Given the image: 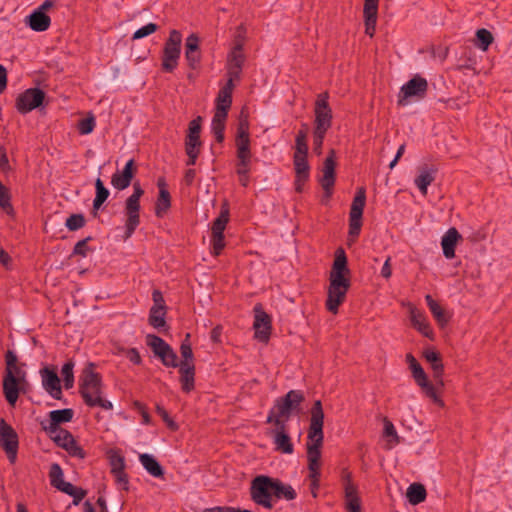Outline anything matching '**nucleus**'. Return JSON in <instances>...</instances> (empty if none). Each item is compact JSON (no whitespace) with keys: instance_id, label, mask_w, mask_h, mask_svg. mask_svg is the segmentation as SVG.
Wrapping results in <instances>:
<instances>
[{"instance_id":"obj_15","label":"nucleus","mask_w":512,"mask_h":512,"mask_svg":"<svg viewBox=\"0 0 512 512\" xmlns=\"http://www.w3.org/2000/svg\"><path fill=\"white\" fill-rule=\"evenodd\" d=\"M45 93L39 88H29L21 93L16 99V109L21 114H26L38 107L44 101Z\"/></svg>"},{"instance_id":"obj_14","label":"nucleus","mask_w":512,"mask_h":512,"mask_svg":"<svg viewBox=\"0 0 512 512\" xmlns=\"http://www.w3.org/2000/svg\"><path fill=\"white\" fill-rule=\"evenodd\" d=\"M56 5L55 0H45L38 8H36L28 17V26L36 32L46 31L51 24V19L47 15V11Z\"/></svg>"},{"instance_id":"obj_61","label":"nucleus","mask_w":512,"mask_h":512,"mask_svg":"<svg viewBox=\"0 0 512 512\" xmlns=\"http://www.w3.org/2000/svg\"><path fill=\"white\" fill-rule=\"evenodd\" d=\"M236 137H250L249 134V122L247 118H241L238 123Z\"/></svg>"},{"instance_id":"obj_33","label":"nucleus","mask_w":512,"mask_h":512,"mask_svg":"<svg viewBox=\"0 0 512 512\" xmlns=\"http://www.w3.org/2000/svg\"><path fill=\"white\" fill-rule=\"evenodd\" d=\"M226 115H221L214 113L212 122H211V130L212 133L218 143H222L224 141L225 135V127H226Z\"/></svg>"},{"instance_id":"obj_63","label":"nucleus","mask_w":512,"mask_h":512,"mask_svg":"<svg viewBox=\"0 0 512 512\" xmlns=\"http://www.w3.org/2000/svg\"><path fill=\"white\" fill-rule=\"evenodd\" d=\"M127 359L135 365H140L142 362L141 356L136 348H130L126 351Z\"/></svg>"},{"instance_id":"obj_49","label":"nucleus","mask_w":512,"mask_h":512,"mask_svg":"<svg viewBox=\"0 0 512 512\" xmlns=\"http://www.w3.org/2000/svg\"><path fill=\"white\" fill-rule=\"evenodd\" d=\"M85 225V217L83 214H72L66 219L65 226L70 231H76Z\"/></svg>"},{"instance_id":"obj_44","label":"nucleus","mask_w":512,"mask_h":512,"mask_svg":"<svg viewBox=\"0 0 512 512\" xmlns=\"http://www.w3.org/2000/svg\"><path fill=\"white\" fill-rule=\"evenodd\" d=\"M383 435L389 438L387 449H391L392 447L400 443V438L397 434L394 424L387 418H384Z\"/></svg>"},{"instance_id":"obj_8","label":"nucleus","mask_w":512,"mask_h":512,"mask_svg":"<svg viewBox=\"0 0 512 512\" xmlns=\"http://www.w3.org/2000/svg\"><path fill=\"white\" fill-rule=\"evenodd\" d=\"M406 362L409 365L416 384L422 389L423 393L434 403L443 405L442 400L437 395L436 386L428 380L422 366L411 353L406 355Z\"/></svg>"},{"instance_id":"obj_46","label":"nucleus","mask_w":512,"mask_h":512,"mask_svg":"<svg viewBox=\"0 0 512 512\" xmlns=\"http://www.w3.org/2000/svg\"><path fill=\"white\" fill-rule=\"evenodd\" d=\"M493 40V35L489 30L481 28L476 31V46L483 51L488 49Z\"/></svg>"},{"instance_id":"obj_40","label":"nucleus","mask_w":512,"mask_h":512,"mask_svg":"<svg viewBox=\"0 0 512 512\" xmlns=\"http://www.w3.org/2000/svg\"><path fill=\"white\" fill-rule=\"evenodd\" d=\"M96 195L93 200V210H98L109 197V190L104 186L103 181L97 178L95 181Z\"/></svg>"},{"instance_id":"obj_43","label":"nucleus","mask_w":512,"mask_h":512,"mask_svg":"<svg viewBox=\"0 0 512 512\" xmlns=\"http://www.w3.org/2000/svg\"><path fill=\"white\" fill-rule=\"evenodd\" d=\"M74 411L70 408L53 410L49 413V418L53 421V425H60L72 420Z\"/></svg>"},{"instance_id":"obj_62","label":"nucleus","mask_w":512,"mask_h":512,"mask_svg":"<svg viewBox=\"0 0 512 512\" xmlns=\"http://www.w3.org/2000/svg\"><path fill=\"white\" fill-rule=\"evenodd\" d=\"M200 132H201V117H197L196 119H193L192 121H190L187 135L200 136Z\"/></svg>"},{"instance_id":"obj_36","label":"nucleus","mask_w":512,"mask_h":512,"mask_svg":"<svg viewBox=\"0 0 512 512\" xmlns=\"http://www.w3.org/2000/svg\"><path fill=\"white\" fill-rule=\"evenodd\" d=\"M232 105V95L219 91L215 99V112L217 114L228 116V111Z\"/></svg>"},{"instance_id":"obj_23","label":"nucleus","mask_w":512,"mask_h":512,"mask_svg":"<svg viewBox=\"0 0 512 512\" xmlns=\"http://www.w3.org/2000/svg\"><path fill=\"white\" fill-rule=\"evenodd\" d=\"M423 357L425 358V360L427 362H429L431 364V368L433 371V377L436 382V385H435L436 388L438 386L442 387L443 386L442 375L444 372V367L442 364L440 354L433 349H426L423 352Z\"/></svg>"},{"instance_id":"obj_50","label":"nucleus","mask_w":512,"mask_h":512,"mask_svg":"<svg viewBox=\"0 0 512 512\" xmlns=\"http://www.w3.org/2000/svg\"><path fill=\"white\" fill-rule=\"evenodd\" d=\"M74 439L73 435L66 429L59 431L58 434L53 436V441L61 448L65 449L69 444H72Z\"/></svg>"},{"instance_id":"obj_5","label":"nucleus","mask_w":512,"mask_h":512,"mask_svg":"<svg viewBox=\"0 0 512 512\" xmlns=\"http://www.w3.org/2000/svg\"><path fill=\"white\" fill-rule=\"evenodd\" d=\"M304 394L300 390H290L283 397H278L269 410L266 423L273 426L288 425V421L294 411H299Z\"/></svg>"},{"instance_id":"obj_64","label":"nucleus","mask_w":512,"mask_h":512,"mask_svg":"<svg viewBox=\"0 0 512 512\" xmlns=\"http://www.w3.org/2000/svg\"><path fill=\"white\" fill-rule=\"evenodd\" d=\"M202 512H243V510L230 506H215L212 508H205Z\"/></svg>"},{"instance_id":"obj_22","label":"nucleus","mask_w":512,"mask_h":512,"mask_svg":"<svg viewBox=\"0 0 512 512\" xmlns=\"http://www.w3.org/2000/svg\"><path fill=\"white\" fill-rule=\"evenodd\" d=\"M184 52L189 64H197L201 61L200 38L197 34L191 33L185 39Z\"/></svg>"},{"instance_id":"obj_19","label":"nucleus","mask_w":512,"mask_h":512,"mask_svg":"<svg viewBox=\"0 0 512 512\" xmlns=\"http://www.w3.org/2000/svg\"><path fill=\"white\" fill-rule=\"evenodd\" d=\"M135 171L134 160L130 159L127 161L122 171L117 170L112 175L111 185L119 191L128 188L132 182Z\"/></svg>"},{"instance_id":"obj_59","label":"nucleus","mask_w":512,"mask_h":512,"mask_svg":"<svg viewBox=\"0 0 512 512\" xmlns=\"http://www.w3.org/2000/svg\"><path fill=\"white\" fill-rule=\"evenodd\" d=\"M326 133L324 132H317L313 131V146H314V152L317 155H320L322 153V145L325 139Z\"/></svg>"},{"instance_id":"obj_11","label":"nucleus","mask_w":512,"mask_h":512,"mask_svg":"<svg viewBox=\"0 0 512 512\" xmlns=\"http://www.w3.org/2000/svg\"><path fill=\"white\" fill-rule=\"evenodd\" d=\"M328 99L329 95L327 92H323L317 97L314 109L315 126L313 131L327 133L332 125V110L329 106Z\"/></svg>"},{"instance_id":"obj_54","label":"nucleus","mask_w":512,"mask_h":512,"mask_svg":"<svg viewBox=\"0 0 512 512\" xmlns=\"http://www.w3.org/2000/svg\"><path fill=\"white\" fill-rule=\"evenodd\" d=\"M95 127V119L93 117L84 118L79 121L78 130L82 135L90 134Z\"/></svg>"},{"instance_id":"obj_2","label":"nucleus","mask_w":512,"mask_h":512,"mask_svg":"<svg viewBox=\"0 0 512 512\" xmlns=\"http://www.w3.org/2000/svg\"><path fill=\"white\" fill-rule=\"evenodd\" d=\"M324 412L320 400H316L311 408L310 424L307 436L308 478L321 476V447L323 445Z\"/></svg>"},{"instance_id":"obj_17","label":"nucleus","mask_w":512,"mask_h":512,"mask_svg":"<svg viewBox=\"0 0 512 512\" xmlns=\"http://www.w3.org/2000/svg\"><path fill=\"white\" fill-rule=\"evenodd\" d=\"M181 46L182 33L176 29L171 30L164 43L162 64H168L170 62L176 63L180 58Z\"/></svg>"},{"instance_id":"obj_47","label":"nucleus","mask_w":512,"mask_h":512,"mask_svg":"<svg viewBox=\"0 0 512 512\" xmlns=\"http://www.w3.org/2000/svg\"><path fill=\"white\" fill-rule=\"evenodd\" d=\"M63 476L64 474L61 466L58 463L51 464L49 470V479L51 486H53L56 489H59V487L65 482Z\"/></svg>"},{"instance_id":"obj_9","label":"nucleus","mask_w":512,"mask_h":512,"mask_svg":"<svg viewBox=\"0 0 512 512\" xmlns=\"http://www.w3.org/2000/svg\"><path fill=\"white\" fill-rule=\"evenodd\" d=\"M427 91V80L421 75L416 74L400 88L397 103L399 106H406L410 103L411 98H424Z\"/></svg>"},{"instance_id":"obj_29","label":"nucleus","mask_w":512,"mask_h":512,"mask_svg":"<svg viewBox=\"0 0 512 512\" xmlns=\"http://www.w3.org/2000/svg\"><path fill=\"white\" fill-rule=\"evenodd\" d=\"M425 300L427 306L433 315L434 319L437 321L440 327H444L450 320V315L442 308V306L435 301L431 295H426Z\"/></svg>"},{"instance_id":"obj_56","label":"nucleus","mask_w":512,"mask_h":512,"mask_svg":"<svg viewBox=\"0 0 512 512\" xmlns=\"http://www.w3.org/2000/svg\"><path fill=\"white\" fill-rule=\"evenodd\" d=\"M112 474L115 478V482L118 485V487L125 491H128L129 490V479H128V475L125 472V470L114 472Z\"/></svg>"},{"instance_id":"obj_53","label":"nucleus","mask_w":512,"mask_h":512,"mask_svg":"<svg viewBox=\"0 0 512 512\" xmlns=\"http://www.w3.org/2000/svg\"><path fill=\"white\" fill-rule=\"evenodd\" d=\"M243 50L241 46V41L238 40L237 44L233 46L231 53L229 54L230 64H242L243 58Z\"/></svg>"},{"instance_id":"obj_12","label":"nucleus","mask_w":512,"mask_h":512,"mask_svg":"<svg viewBox=\"0 0 512 512\" xmlns=\"http://www.w3.org/2000/svg\"><path fill=\"white\" fill-rule=\"evenodd\" d=\"M0 446L5 451L9 462L14 464L17 459L19 439L14 428L4 419L0 420Z\"/></svg>"},{"instance_id":"obj_25","label":"nucleus","mask_w":512,"mask_h":512,"mask_svg":"<svg viewBox=\"0 0 512 512\" xmlns=\"http://www.w3.org/2000/svg\"><path fill=\"white\" fill-rule=\"evenodd\" d=\"M346 509L348 512H361L360 498L357 487L351 482L350 474L346 475L344 485Z\"/></svg>"},{"instance_id":"obj_16","label":"nucleus","mask_w":512,"mask_h":512,"mask_svg":"<svg viewBox=\"0 0 512 512\" xmlns=\"http://www.w3.org/2000/svg\"><path fill=\"white\" fill-rule=\"evenodd\" d=\"M335 168H336V153L331 149L323 163L322 176L319 179L320 185L325 192V196L330 198L335 185Z\"/></svg>"},{"instance_id":"obj_37","label":"nucleus","mask_w":512,"mask_h":512,"mask_svg":"<svg viewBox=\"0 0 512 512\" xmlns=\"http://www.w3.org/2000/svg\"><path fill=\"white\" fill-rule=\"evenodd\" d=\"M241 76V66H232L226 74L227 80L223 86H221L219 91H224L230 95H232L235 82L240 80Z\"/></svg>"},{"instance_id":"obj_18","label":"nucleus","mask_w":512,"mask_h":512,"mask_svg":"<svg viewBox=\"0 0 512 512\" xmlns=\"http://www.w3.org/2000/svg\"><path fill=\"white\" fill-rule=\"evenodd\" d=\"M269 435L273 439L275 450L283 454H292L294 445L289 436L288 425L273 426L269 431Z\"/></svg>"},{"instance_id":"obj_10","label":"nucleus","mask_w":512,"mask_h":512,"mask_svg":"<svg viewBox=\"0 0 512 512\" xmlns=\"http://www.w3.org/2000/svg\"><path fill=\"white\" fill-rule=\"evenodd\" d=\"M146 344L151 348L154 355L161 360L164 366L173 368L178 367L180 362L177 361L176 353L161 337L154 334H148L146 336Z\"/></svg>"},{"instance_id":"obj_55","label":"nucleus","mask_w":512,"mask_h":512,"mask_svg":"<svg viewBox=\"0 0 512 512\" xmlns=\"http://www.w3.org/2000/svg\"><path fill=\"white\" fill-rule=\"evenodd\" d=\"M362 227V218L349 217V238L355 239L359 236Z\"/></svg>"},{"instance_id":"obj_27","label":"nucleus","mask_w":512,"mask_h":512,"mask_svg":"<svg viewBox=\"0 0 512 512\" xmlns=\"http://www.w3.org/2000/svg\"><path fill=\"white\" fill-rule=\"evenodd\" d=\"M437 170L433 167H423L414 182L423 196L427 195L428 186L435 180Z\"/></svg>"},{"instance_id":"obj_3","label":"nucleus","mask_w":512,"mask_h":512,"mask_svg":"<svg viewBox=\"0 0 512 512\" xmlns=\"http://www.w3.org/2000/svg\"><path fill=\"white\" fill-rule=\"evenodd\" d=\"M79 393L88 407H100L104 410L113 409L112 402L103 397L102 376L95 371L94 363H88L83 369L79 377Z\"/></svg>"},{"instance_id":"obj_7","label":"nucleus","mask_w":512,"mask_h":512,"mask_svg":"<svg viewBox=\"0 0 512 512\" xmlns=\"http://www.w3.org/2000/svg\"><path fill=\"white\" fill-rule=\"evenodd\" d=\"M273 496V477L258 475L251 481L250 497L255 504L272 509Z\"/></svg>"},{"instance_id":"obj_60","label":"nucleus","mask_w":512,"mask_h":512,"mask_svg":"<svg viewBox=\"0 0 512 512\" xmlns=\"http://www.w3.org/2000/svg\"><path fill=\"white\" fill-rule=\"evenodd\" d=\"M90 240H92V237L88 236L87 238L78 241L74 246L73 254L85 257L88 251L87 243Z\"/></svg>"},{"instance_id":"obj_32","label":"nucleus","mask_w":512,"mask_h":512,"mask_svg":"<svg viewBox=\"0 0 512 512\" xmlns=\"http://www.w3.org/2000/svg\"><path fill=\"white\" fill-rule=\"evenodd\" d=\"M366 203V189L364 187L357 188L356 194L353 198L349 217L362 218L363 210Z\"/></svg>"},{"instance_id":"obj_20","label":"nucleus","mask_w":512,"mask_h":512,"mask_svg":"<svg viewBox=\"0 0 512 512\" xmlns=\"http://www.w3.org/2000/svg\"><path fill=\"white\" fill-rule=\"evenodd\" d=\"M42 385L44 389L54 398L60 400L62 398V389L60 379L57 373L45 367L41 370Z\"/></svg>"},{"instance_id":"obj_41","label":"nucleus","mask_w":512,"mask_h":512,"mask_svg":"<svg viewBox=\"0 0 512 512\" xmlns=\"http://www.w3.org/2000/svg\"><path fill=\"white\" fill-rule=\"evenodd\" d=\"M293 163L295 175L310 176V166L307 161V154H294Z\"/></svg>"},{"instance_id":"obj_31","label":"nucleus","mask_w":512,"mask_h":512,"mask_svg":"<svg viewBox=\"0 0 512 512\" xmlns=\"http://www.w3.org/2000/svg\"><path fill=\"white\" fill-rule=\"evenodd\" d=\"M273 494L277 499L284 498L288 501L294 500L297 497L294 488L289 484H284L278 478H273Z\"/></svg>"},{"instance_id":"obj_4","label":"nucleus","mask_w":512,"mask_h":512,"mask_svg":"<svg viewBox=\"0 0 512 512\" xmlns=\"http://www.w3.org/2000/svg\"><path fill=\"white\" fill-rule=\"evenodd\" d=\"M6 370L3 378V393L7 402L14 406L18 400L19 393L24 392L26 372L17 365V356L12 351L5 355Z\"/></svg>"},{"instance_id":"obj_1","label":"nucleus","mask_w":512,"mask_h":512,"mask_svg":"<svg viewBox=\"0 0 512 512\" xmlns=\"http://www.w3.org/2000/svg\"><path fill=\"white\" fill-rule=\"evenodd\" d=\"M350 270L347 266V257L342 247L335 251V259L329 277L326 308L336 314L339 306L344 302L350 288Z\"/></svg>"},{"instance_id":"obj_21","label":"nucleus","mask_w":512,"mask_h":512,"mask_svg":"<svg viewBox=\"0 0 512 512\" xmlns=\"http://www.w3.org/2000/svg\"><path fill=\"white\" fill-rule=\"evenodd\" d=\"M378 4L379 0H365L363 7V16L365 24V33L370 37H373L377 18H378Z\"/></svg>"},{"instance_id":"obj_28","label":"nucleus","mask_w":512,"mask_h":512,"mask_svg":"<svg viewBox=\"0 0 512 512\" xmlns=\"http://www.w3.org/2000/svg\"><path fill=\"white\" fill-rule=\"evenodd\" d=\"M410 318L412 325L415 329H417L421 334L425 337L431 338L433 336V331L429 322L427 321L426 316L420 312L416 308H411L410 310Z\"/></svg>"},{"instance_id":"obj_38","label":"nucleus","mask_w":512,"mask_h":512,"mask_svg":"<svg viewBox=\"0 0 512 512\" xmlns=\"http://www.w3.org/2000/svg\"><path fill=\"white\" fill-rule=\"evenodd\" d=\"M229 221V209L227 206H222L220 214L213 221L212 235H224V230Z\"/></svg>"},{"instance_id":"obj_24","label":"nucleus","mask_w":512,"mask_h":512,"mask_svg":"<svg viewBox=\"0 0 512 512\" xmlns=\"http://www.w3.org/2000/svg\"><path fill=\"white\" fill-rule=\"evenodd\" d=\"M178 367L181 389L185 393H190L195 387V365L194 363L180 362Z\"/></svg>"},{"instance_id":"obj_58","label":"nucleus","mask_w":512,"mask_h":512,"mask_svg":"<svg viewBox=\"0 0 512 512\" xmlns=\"http://www.w3.org/2000/svg\"><path fill=\"white\" fill-rule=\"evenodd\" d=\"M111 473L125 470L124 458L120 455L110 457Z\"/></svg>"},{"instance_id":"obj_39","label":"nucleus","mask_w":512,"mask_h":512,"mask_svg":"<svg viewBox=\"0 0 512 512\" xmlns=\"http://www.w3.org/2000/svg\"><path fill=\"white\" fill-rule=\"evenodd\" d=\"M166 307H151L149 311V324L156 329L165 326Z\"/></svg>"},{"instance_id":"obj_48","label":"nucleus","mask_w":512,"mask_h":512,"mask_svg":"<svg viewBox=\"0 0 512 512\" xmlns=\"http://www.w3.org/2000/svg\"><path fill=\"white\" fill-rule=\"evenodd\" d=\"M180 353L182 360L180 362L194 363L193 362V351L190 343V334H186L185 339L180 345Z\"/></svg>"},{"instance_id":"obj_45","label":"nucleus","mask_w":512,"mask_h":512,"mask_svg":"<svg viewBox=\"0 0 512 512\" xmlns=\"http://www.w3.org/2000/svg\"><path fill=\"white\" fill-rule=\"evenodd\" d=\"M0 208L8 215H14V208L11 204V195L9 189L0 181Z\"/></svg>"},{"instance_id":"obj_57","label":"nucleus","mask_w":512,"mask_h":512,"mask_svg":"<svg viewBox=\"0 0 512 512\" xmlns=\"http://www.w3.org/2000/svg\"><path fill=\"white\" fill-rule=\"evenodd\" d=\"M65 450L68 452V454L72 457H77L79 459L85 458V452L84 450L77 444L76 440H72V444H69Z\"/></svg>"},{"instance_id":"obj_34","label":"nucleus","mask_w":512,"mask_h":512,"mask_svg":"<svg viewBox=\"0 0 512 512\" xmlns=\"http://www.w3.org/2000/svg\"><path fill=\"white\" fill-rule=\"evenodd\" d=\"M171 207V196L168 189H161L159 191L156 203H155V215L158 218H162Z\"/></svg>"},{"instance_id":"obj_42","label":"nucleus","mask_w":512,"mask_h":512,"mask_svg":"<svg viewBox=\"0 0 512 512\" xmlns=\"http://www.w3.org/2000/svg\"><path fill=\"white\" fill-rule=\"evenodd\" d=\"M307 130V124H302V128L297 132L294 154H308Z\"/></svg>"},{"instance_id":"obj_13","label":"nucleus","mask_w":512,"mask_h":512,"mask_svg":"<svg viewBox=\"0 0 512 512\" xmlns=\"http://www.w3.org/2000/svg\"><path fill=\"white\" fill-rule=\"evenodd\" d=\"M254 337L263 343H267L270 339L272 330L271 317L264 311L261 304L254 306Z\"/></svg>"},{"instance_id":"obj_35","label":"nucleus","mask_w":512,"mask_h":512,"mask_svg":"<svg viewBox=\"0 0 512 512\" xmlns=\"http://www.w3.org/2000/svg\"><path fill=\"white\" fill-rule=\"evenodd\" d=\"M426 489L420 483H412L407 489V498L412 505H417L426 499Z\"/></svg>"},{"instance_id":"obj_26","label":"nucleus","mask_w":512,"mask_h":512,"mask_svg":"<svg viewBox=\"0 0 512 512\" xmlns=\"http://www.w3.org/2000/svg\"><path fill=\"white\" fill-rule=\"evenodd\" d=\"M461 239V235L455 227L449 228L441 239V246L443 255L447 259L455 257V247L457 242Z\"/></svg>"},{"instance_id":"obj_52","label":"nucleus","mask_w":512,"mask_h":512,"mask_svg":"<svg viewBox=\"0 0 512 512\" xmlns=\"http://www.w3.org/2000/svg\"><path fill=\"white\" fill-rule=\"evenodd\" d=\"M224 247V235H211V252L214 256L220 255Z\"/></svg>"},{"instance_id":"obj_30","label":"nucleus","mask_w":512,"mask_h":512,"mask_svg":"<svg viewBox=\"0 0 512 512\" xmlns=\"http://www.w3.org/2000/svg\"><path fill=\"white\" fill-rule=\"evenodd\" d=\"M139 461L144 469L153 477L162 478L164 470L160 463L150 454L143 453L139 455Z\"/></svg>"},{"instance_id":"obj_6","label":"nucleus","mask_w":512,"mask_h":512,"mask_svg":"<svg viewBox=\"0 0 512 512\" xmlns=\"http://www.w3.org/2000/svg\"><path fill=\"white\" fill-rule=\"evenodd\" d=\"M144 195V190L139 181L133 183V192L125 200L124 214L125 221V238H130L137 227L140 225V199Z\"/></svg>"},{"instance_id":"obj_51","label":"nucleus","mask_w":512,"mask_h":512,"mask_svg":"<svg viewBox=\"0 0 512 512\" xmlns=\"http://www.w3.org/2000/svg\"><path fill=\"white\" fill-rule=\"evenodd\" d=\"M159 26L155 23H148L142 27H140L139 29H137L133 36H132V39L133 40H137V39H142L144 37H147L153 33H155L157 30H158Z\"/></svg>"}]
</instances>
